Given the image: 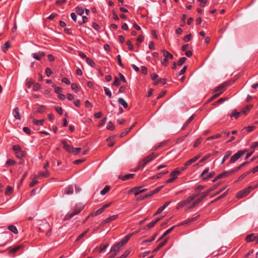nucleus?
Wrapping results in <instances>:
<instances>
[{
    "label": "nucleus",
    "instance_id": "obj_58",
    "mask_svg": "<svg viewBox=\"0 0 258 258\" xmlns=\"http://www.w3.org/2000/svg\"><path fill=\"white\" fill-rule=\"evenodd\" d=\"M209 171V168L206 167L204 171L202 172V173L201 174V177L202 178L203 176H204L205 175H206Z\"/></svg>",
    "mask_w": 258,
    "mask_h": 258
},
{
    "label": "nucleus",
    "instance_id": "obj_50",
    "mask_svg": "<svg viewBox=\"0 0 258 258\" xmlns=\"http://www.w3.org/2000/svg\"><path fill=\"white\" fill-rule=\"evenodd\" d=\"M72 89L75 92H78L79 91V88L78 85L75 83H72L71 85Z\"/></svg>",
    "mask_w": 258,
    "mask_h": 258
},
{
    "label": "nucleus",
    "instance_id": "obj_33",
    "mask_svg": "<svg viewBox=\"0 0 258 258\" xmlns=\"http://www.w3.org/2000/svg\"><path fill=\"white\" fill-rule=\"evenodd\" d=\"M37 176L35 175L34 176V179H32V181L29 183V186L30 187H33L36 184H37L38 181L37 180Z\"/></svg>",
    "mask_w": 258,
    "mask_h": 258
},
{
    "label": "nucleus",
    "instance_id": "obj_35",
    "mask_svg": "<svg viewBox=\"0 0 258 258\" xmlns=\"http://www.w3.org/2000/svg\"><path fill=\"white\" fill-rule=\"evenodd\" d=\"M86 61L89 66L92 67H93L95 65V63L94 62V61L89 57L86 58Z\"/></svg>",
    "mask_w": 258,
    "mask_h": 258
},
{
    "label": "nucleus",
    "instance_id": "obj_44",
    "mask_svg": "<svg viewBox=\"0 0 258 258\" xmlns=\"http://www.w3.org/2000/svg\"><path fill=\"white\" fill-rule=\"evenodd\" d=\"M104 92L105 93V94L108 96V97L109 98H111L112 97V94H111V91H110V90L106 87H104Z\"/></svg>",
    "mask_w": 258,
    "mask_h": 258
},
{
    "label": "nucleus",
    "instance_id": "obj_42",
    "mask_svg": "<svg viewBox=\"0 0 258 258\" xmlns=\"http://www.w3.org/2000/svg\"><path fill=\"white\" fill-rule=\"evenodd\" d=\"M43 119L37 120L36 119H34L33 120V122L36 125H42L43 124Z\"/></svg>",
    "mask_w": 258,
    "mask_h": 258
},
{
    "label": "nucleus",
    "instance_id": "obj_36",
    "mask_svg": "<svg viewBox=\"0 0 258 258\" xmlns=\"http://www.w3.org/2000/svg\"><path fill=\"white\" fill-rule=\"evenodd\" d=\"M252 106L251 105H248L242 109L241 112L243 114H245L247 112L249 111L252 108Z\"/></svg>",
    "mask_w": 258,
    "mask_h": 258
},
{
    "label": "nucleus",
    "instance_id": "obj_13",
    "mask_svg": "<svg viewBox=\"0 0 258 258\" xmlns=\"http://www.w3.org/2000/svg\"><path fill=\"white\" fill-rule=\"evenodd\" d=\"M162 52L163 53V55L164 56V58L167 61L168 60L172 59L173 58V55L168 51L163 49Z\"/></svg>",
    "mask_w": 258,
    "mask_h": 258
},
{
    "label": "nucleus",
    "instance_id": "obj_9",
    "mask_svg": "<svg viewBox=\"0 0 258 258\" xmlns=\"http://www.w3.org/2000/svg\"><path fill=\"white\" fill-rule=\"evenodd\" d=\"M61 143L62 145H63V148L69 153H72L73 148L71 145H70L68 144L66 141H61Z\"/></svg>",
    "mask_w": 258,
    "mask_h": 258
},
{
    "label": "nucleus",
    "instance_id": "obj_49",
    "mask_svg": "<svg viewBox=\"0 0 258 258\" xmlns=\"http://www.w3.org/2000/svg\"><path fill=\"white\" fill-rule=\"evenodd\" d=\"M202 138H198L195 142L194 143V148H196L202 142Z\"/></svg>",
    "mask_w": 258,
    "mask_h": 258
},
{
    "label": "nucleus",
    "instance_id": "obj_64",
    "mask_svg": "<svg viewBox=\"0 0 258 258\" xmlns=\"http://www.w3.org/2000/svg\"><path fill=\"white\" fill-rule=\"evenodd\" d=\"M92 27H93V28L94 29H95L96 30H97V31H98L100 29V27L99 26V25L95 22L93 23Z\"/></svg>",
    "mask_w": 258,
    "mask_h": 258
},
{
    "label": "nucleus",
    "instance_id": "obj_57",
    "mask_svg": "<svg viewBox=\"0 0 258 258\" xmlns=\"http://www.w3.org/2000/svg\"><path fill=\"white\" fill-rule=\"evenodd\" d=\"M88 230H87L86 231H85L84 232H83L82 234H81L80 235H79L78 236V237H77V238L76 239V241H78L80 239H81L83 237H84L86 234L88 232Z\"/></svg>",
    "mask_w": 258,
    "mask_h": 258
},
{
    "label": "nucleus",
    "instance_id": "obj_54",
    "mask_svg": "<svg viewBox=\"0 0 258 258\" xmlns=\"http://www.w3.org/2000/svg\"><path fill=\"white\" fill-rule=\"evenodd\" d=\"M120 85V81L117 77H115L114 80L113 82V85L118 86Z\"/></svg>",
    "mask_w": 258,
    "mask_h": 258
},
{
    "label": "nucleus",
    "instance_id": "obj_34",
    "mask_svg": "<svg viewBox=\"0 0 258 258\" xmlns=\"http://www.w3.org/2000/svg\"><path fill=\"white\" fill-rule=\"evenodd\" d=\"M49 176V172L47 170L45 172H39L38 175L37 176V177L39 176H43L45 177H47Z\"/></svg>",
    "mask_w": 258,
    "mask_h": 258
},
{
    "label": "nucleus",
    "instance_id": "obj_21",
    "mask_svg": "<svg viewBox=\"0 0 258 258\" xmlns=\"http://www.w3.org/2000/svg\"><path fill=\"white\" fill-rule=\"evenodd\" d=\"M74 188L73 185H69L64 189V194L66 195H72L73 194Z\"/></svg>",
    "mask_w": 258,
    "mask_h": 258
},
{
    "label": "nucleus",
    "instance_id": "obj_25",
    "mask_svg": "<svg viewBox=\"0 0 258 258\" xmlns=\"http://www.w3.org/2000/svg\"><path fill=\"white\" fill-rule=\"evenodd\" d=\"M231 154H232V152L231 151H227L226 152V154L225 155H224V156L223 157V159H222V160L221 161V164H223L224 163V162L225 161V160L228 159L231 155Z\"/></svg>",
    "mask_w": 258,
    "mask_h": 258
},
{
    "label": "nucleus",
    "instance_id": "obj_5",
    "mask_svg": "<svg viewBox=\"0 0 258 258\" xmlns=\"http://www.w3.org/2000/svg\"><path fill=\"white\" fill-rule=\"evenodd\" d=\"M122 246V244L119 242L114 244L111 248L110 252L111 253V257H113L116 256L119 251L120 248Z\"/></svg>",
    "mask_w": 258,
    "mask_h": 258
},
{
    "label": "nucleus",
    "instance_id": "obj_23",
    "mask_svg": "<svg viewBox=\"0 0 258 258\" xmlns=\"http://www.w3.org/2000/svg\"><path fill=\"white\" fill-rule=\"evenodd\" d=\"M215 175V172L214 171L211 172L209 173H207L204 176L202 177V180L205 181L209 178L213 177Z\"/></svg>",
    "mask_w": 258,
    "mask_h": 258
},
{
    "label": "nucleus",
    "instance_id": "obj_46",
    "mask_svg": "<svg viewBox=\"0 0 258 258\" xmlns=\"http://www.w3.org/2000/svg\"><path fill=\"white\" fill-rule=\"evenodd\" d=\"M10 45L9 42H6L4 44V46L2 47V50L4 52H6L7 50L10 48Z\"/></svg>",
    "mask_w": 258,
    "mask_h": 258
},
{
    "label": "nucleus",
    "instance_id": "obj_2",
    "mask_svg": "<svg viewBox=\"0 0 258 258\" xmlns=\"http://www.w3.org/2000/svg\"><path fill=\"white\" fill-rule=\"evenodd\" d=\"M156 157L157 155H156L154 153H152L150 154L139 162L137 169H143L147 164L156 158Z\"/></svg>",
    "mask_w": 258,
    "mask_h": 258
},
{
    "label": "nucleus",
    "instance_id": "obj_27",
    "mask_svg": "<svg viewBox=\"0 0 258 258\" xmlns=\"http://www.w3.org/2000/svg\"><path fill=\"white\" fill-rule=\"evenodd\" d=\"M166 242L167 239H165L164 241L160 242L159 244L157 246V247L153 250V252H156L159 250L162 246H163L165 244Z\"/></svg>",
    "mask_w": 258,
    "mask_h": 258
},
{
    "label": "nucleus",
    "instance_id": "obj_26",
    "mask_svg": "<svg viewBox=\"0 0 258 258\" xmlns=\"http://www.w3.org/2000/svg\"><path fill=\"white\" fill-rule=\"evenodd\" d=\"M175 226H172L171 228L167 229L163 234L158 239V240H161L163 237L166 236L168 234H169L171 231L174 228Z\"/></svg>",
    "mask_w": 258,
    "mask_h": 258
},
{
    "label": "nucleus",
    "instance_id": "obj_3",
    "mask_svg": "<svg viewBox=\"0 0 258 258\" xmlns=\"http://www.w3.org/2000/svg\"><path fill=\"white\" fill-rule=\"evenodd\" d=\"M83 207L82 206H76L71 211L69 212L64 217L65 220H69L73 218L74 216L80 213L83 210Z\"/></svg>",
    "mask_w": 258,
    "mask_h": 258
},
{
    "label": "nucleus",
    "instance_id": "obj_56",
    "mask_svg": "<svg viewBox=\"0 0 258 258\" xmlns=\"http://www.w3.org/2000/svg\"><path fill=\"white\" fill-rule=\"evenodd\" d=\"M45 110V107L43 105H40L37 109V112L39 113H42L44 112Z\"/></svg>",
    "mask_w": 258,
    "mask_h": 258
},
{
    "label": "nucleus",
    "instance_id": "obj_12",
    "mask_svg": "<svg viewBox=\"0 0 258 258\" xmlns=\"http://www.w3.org/2000/svg\"><path fill=\"white\" fill-rule=\"evenodd\" d=\"M32 56L34 58L38 60H40L42 57L45 56V53L42 51H39L37 53H32Z\"/></svg>",
    "mask_w": 258,
    "mask_h": 258
},
{
    "label": "nucleus",
    "instance_id": "obj_10",
    "mask_svg": "<svg viewBox=\"0 0 258 258\" xmlns=\"http://www.w3.org/2000/svg\"><path fill=\"white\" fill-rule=\"evenodd\" d=\"M117 217H118V216L117 215H113V216H110L109 217H108V218L105 219V220H104L102 222L101 225H104V224H105L106 223L111 222V221L116 220L117 218Z\"/></svg>",
    "mask_w": 258,
    "mask_h": 258
},
{
    "label": "nucleus",
    "instance_id": "obj_29",
    "mask_svg": "<svg viewBox=\"0 0 258 258\" xmlns=\"http://www.w3.org/2000/svg\"><path fill=\"white\" fill-rule=\"evenodd\" d=\"M110 189L109 185H106L103 189L100 191V194L101 195H105Z\"/></svg>",
    "mask_w": 258,
    "mask_h": 258
},
{
    "label": "nucleus",
    "instance_id": "obj_7",
    "mask_svg": "<svg viewBox=\"0 0 258 258\" xmlns=\"http://www.w3.org/2000/svg\"><path fill=\"white\" fill-rule=\"evenodd\" d=\"M146 189H142L141 186L135 187L131 189V191L134 192L135 196H137L140 193L144 192L146 190Z\"/></svg>",
    "mask_w": 258,
    "mask_h": 258
},
{
    "label": "nucleus",
    "instance_id": "obj_20",
    "mask_svg": "<svg viewBox=\"0 0 258 258\" xmlns=\"http://www.w3.org/2000/svg\"><path fill=\"white\" fill-rule=\"evenodd\" d=\"M13 115L16 119H21V116L19 113V110L18 107H16L13 111Z\"/></svg>",
    "mask_w": 258,
    "mask_h": 258
},
{
    "label": "nucleus",
    "instance_id": "obj_11",
    "mask_svg": "<svg viewBox=\"0 0 258 258\" xmlns=\"http://www.w3.org/2000/svg\"><path fill=\"white\" fill-rule=\"evenodd\" d=\"M24 245L22 244H19L18 245L15 246L14 247H10L9 251L10 253H15L19 250L23 248Z\"/></svg>",
    "mask_w": 258,
    "mask_h": 258
},
{
    "label": "nucleus",
    "instance_id": "obj_32",
    "mask_svg": "<svg viewBox=\"0 0 258 258\" xmlns=\"http://www.w3.org/2000/svg\"><path fill=\"white\" fill-rule=\"evenodd\" d=\"M229 176L228 171H224L221 174L218 175V178H225Z\"/></svg>",
    "mask_w": 258,
    "mask_h": 258
},
{
    "label": "nucleus",
    "instance_id": "obj_16",
    "mask_svg": "<svg viewBox=\"0 0 258 258\" xmlns=\"http://www.w3.org/2000/svg\"><path fill=\"white\" fill-rule=\"evenodd\" d=\"M200 215H197V216H196L194 218H189L188 219H187L186 220H184L183 221V222H182L181 223H179L178 226H180V225H184V224H188L191 222H193L194 221H196V220H197L198 219V218L199 217Z\"/></svg>",
    "mask_w": 258,
    "mask_h": 258
},
{
    "label": "nucleus",
    "instance_id": "obj_1",
    "mask_svg": "<svg viewBox=\"0 0 258 258\" xmlns=\"http://www.w3.org/2000/svg\"><path fill=\"white\" fill-rule=\"evenodd\" d=\"M156 157L157 155H156L154 153H152L150 154L139 162L137 169H143L147 164L156 158Z\"/></svg>",
    "mask_w": 258,
    "mask_h": 258
},
{
    "label": "nucleus",
    "instance_id": "obj_39",
    "mask_svg": "<svg viewBox=\"0 0 258 258\" xmlns=\"http://www.w3.org/2000/svg\"><path fill=\"white\" fill-rule=\"evenodd\" d=\"M201 201V199H199V198L197 199L196 200H195L192 204L191 205H190L188 209H192L194 208L197 205H198L199 203H200Z\"/></svg>",
    "mask_w": 258,
    "mask_h": 258
},
{
    "label": "nucleus",
    "instance_id": "obj_38",
    "mask_svg": "<svg viewBox=\"0 0 258 258\" xmlns=\"http://www.w3.org/2000/svg\"><path fill=\"white\" fill-rule=\"evenodd\" d=\"M82 149L81 148H73L72 153L74 155H77L79 154L81 151Z\"/></svg>",
    "mask_w": 258,
    "mask_h": 258
},
{
    "label": "nucleus",
    "instance_id": "obj_15",
    "mask_svg": "<svg viewBox=\"0 0 258 258\" xmlns=\"http://www.w3.org/2000/svg\"><path fill=\"white\" fill-rule=\"evenodd\" d=\"M227 85H228V83L225 82V83H223V84L220 85L218 87L215 88L214 89V92H218L219 91H220V92H221V94H222V92L224 91L225 87H226Z\"/></svg>",
    "mask_w": 258,
    "mask_h": 258
},
{
    "label": "nucleus",
    "instance_id": "obj_59",
    "mask_svg": "<svg viewBox=\"0 0 258 258\" xmlns=\"http://www.w3.org/2000/svg\"><path fill=\"white\" fill-rule=\"evenodd\" d=\"M156 236V235H155L153 236H152L151 238L143 241V244H145L147 242H150L153 241L155 239Z\"/></svg>",
    "mask_w": 258,
    "mask_h": 258
},
{
    "label": "nucleus",
    "instance_id": "obj_37",
    "mask_svg": "<svg viewBox=\"0 0 258 258\" xmlns=\"http://www.w3.org/2000/svg\"><path fill=\"white\" fill-rule=\"evenodd\" d=\"M240 114V112H237L236 110L232 111V114L230 115L231 117H234L235 119L238 118Z\"/></svg>",
    "mask_w": 258,
    "mask_h": 258
},
{
    "label": "nucleus",
    "instance_id": "obj_40",
    "mask_svg": "<svg viewBox=\"0 0 258 258\" xmlns=\"http://www.w3.org/2000/svg\"><path fill=\"white\" fill-rule=\"evenodd\" d=\"M144 39V37L143 35H140L137 38V45L139 46L140 43H142Z\"/></svg>",
    "mask_w": 258,
    "mask_h": 258
},
{
    "label": "nucleus",
    "instance_id": "obj_48",
    "mask_svg": "<svg viewBox=\"0 0 258 258\" xmlns=\"http://www.w3.org/2000/svg\"><path fill=\"white\" fill-rule=\"evenodd\" d=\"M227 191H225L223 194H222L220 196L217 197L216 199H215L214 200L212 201L211 202V203H214V202H215L216 201H217L220 200L222 198H223L224 197H225L227 195Z\"/></svg>",
    "mask_w": 258,
    "mask_h": 258
},
{
    "label": "nucleus",
    "instance_id": "obj_31",
    "mask_svg": "<svg viewBox=\"0 0 258 258\" xmlns=\"http://www.w3.org/2000/svg\"><path fill=\"white\" fill-rule=\"evenodd\" d=\"M8 228L14 234H17L18 232L17 227L14 225H10Z\"/></svg>",
    "mask_w": 258,
    "mask_h": 258
},
{
    "label": "nucleus",
    "instance_id": "obj_28",
    "mask_svg": "<svg viewBox=\"0 0 258 258\" xmlns=\"http://www.w3.org/2000/svg\"><path fill=\"white\" fill-rule=\"evenodd\" d=\"M76 12L78 15L80 16H82L84 13V10L83 7H77L76 8Z\"/></svg>",
    "mask_w": 258,
    "mask_h": 258
},
{
    "label": "nucleus",
    "instance_id": "obj_55",
    "mask_svg": "<svg viewBox=\"0 0 258 258\" xmlns=\"http://www.w3.org/2000/svg\"><path fill=\"white\" fill-rule=\"evenodd\" d=\"M210 193L207 190L204 192L202 193V196L201 198H199V199H201V201L205 199L207 196H208Z\"/></svg>",
    "mask_w": 258,
    "mask_h": 258
},
{
    "label": "nucleus",
    "instance_id": "obj_8",
    "mask_svg": "<svg viewBox=\"0 0 258 258\" xmlns=\"http://www.w3.org/2000/svg\"><path fill=\"white\" fill-rule=\"evenodd\" d=\"M256 234L254 233H251L248 235L246 237V241L247 242H250L252 241H254L256 243H257V239H256Z\"/></svg>",
    "mask_w": 258,
    "mask_h": 258
},
{
    "label": "nucleus",
    "instance_id": "obj_63",
    "mask_svg": "<svg viewBox=\"0 0 258 258\" xmlns=\"http://www.w3.org/2000/svg\"><path fill=\"white\" fill-rule=\"evenodd\" d=\"M126 44L128 46V49L130 50H133V46L132 44V42L130 40H127L126 42Z\"/></svg>",
    "mask_w": 258,
    "mask_h": 258
},
{
    "label": "nucleus",
    "instance_id": "obj_19",
    "mask_svg": "<svg viewBox=\"0 0 258 258\" xmlns=\"http://www.w3.org/2000/svg\"><path fill=\"white\" fill-rule=\"evenodd\" d=\"M133 235V233H130L129 234L126 235L119 243L121 244H122V246H123L124 244H125L126 243L128 242L130 238Z\"/></svg>",
    "mask_w": 258,
    "mask_h": 258
},
{
    "label": "nucleus",
    "instance_id": "obj_14",
    "mask_svg": "<svg viewBox=\"0 0 258 258\" xmlns=\"http://www.w3.org/2000/svg\"><path fill=\"white\" fill-rule=\"evenodd\" d=\"M135 174H127L125 175H120L119 176L118 178L121 179L123 181L127 180L132 178H133L135 176Z\"/></svg>",
    "mask_w": 258,
    "mask_h": 258
},
{
    "label": "nucleus",
    "instance_id": "obj_18",
    "mask_svg": "<svg viewBox=\"0 0 258 258\" xmlns=\"http://www.w3.org/2000/svg\"><path fill=\"white\" fill-rule=\"evenodd\" d=\"M163 187V186H160L157 187H156L155 189H154L152 191H150L148 194L146 195L145 197H148L149 196H151L154 194H156L158 193L162 188Z\"/></svg>",
    "mask_w": 258,
    "mask_h": 258
},
{
    "label": "nucleus",
    "instance_id": "obj_47",
    "mask_svg": "<svg viewBox=\"0 0 258 258\" xmlns=\"http://www.w3.org/2000/svg\"><path fill=\"white\" fill-rule=\"evenodd\" d=\"M134 125L131 126L130 127L126 128L125 131L121 134V137H122L127 135L133 128Z\"/></svg>",
    "mask_w": 258,
    "mask_h": 258
},
{
    "label": "nucleus",
    "instance_id": "obj_52",
    "mask_svg": "<svg viewBox=\"0 0 258 258\" xmlns=\"http://www.w3.org/2000/svg\"><path fill=\"white\" fill-rule=\"evenodd\" d=\"M131 253V250L127 249L120 256L121 258H126Z\"/></svg>",
    "mask_w": 258,
    "mask_h": 258
},
{
    "label": "nucleus",
    "instance_id": "obj_17",
    "mask_svg": "<svg viewBox=\"0 0 258 258\" xmlns=\"http://www.w3.org/2000/svg\"><path fill=\"white\" fill-rule=\"evenodd\" d=\"M40 226H41V227H40L39 229H40V230H41L43 232H45L42 229V228L43 227L48 228V230L46 231V234L47 235H48V236L49 235L50 232V231H51V228L49 227V224L48 223H47V222H45L44 224L41 225Z\"/></svg>",
    "mask_w": 258,
    "mask_h": 258
},
{
    "label": "nucleus",
    "instance_id": "obj_30",
    "mask_svg": "<svg viewBox=\"0 0 258 258\" xmlns=\"http://www.w3.org/2000/svg\"><path fill=\"white\" fill-rule=\"evenodd\" d=\"M15 154L17 157H18V158H21L25 156V153L24 151L21 150L15 152Z\"/></svg>",
    "mask_w": 258,
    "mask_h": 258
},
{
    "label": "nucleus",
    "instance_id": "obj_62",
    "mask_svg": "<svg viewBox=\"0 0 258 258\" xmlns=\"http://www.w3.org/2000/svg\"><path fill=\"white\" fill-rule=\"evenodd\" d=\"M23 131L28 135H30L31 133V130L28 127H24L23 129Z\"/></svg>",
    "mask_w": 258,
    "mask_h": 258
},
{
    "label": "nucleus",
    "instance_id": "obj_60",
    "mask_svg": "<svg viewBox=\"0 0 258 258\" xmlns=\"http://www.w3.org/2000/svg\"><path fill=\"white\" fill-rule=\"evenodd\" d=\"M13 150L15 152H17L21 150V147L18 145H14L13 146Z\"/></svg>",
    "mask_w": 258,
    "mask_h": 258
},
{
    "label": "nucleus",
    "instance_id": "obj_43",
    "mask_svg": "<svg viewBox=\"0 0 258 258\" xmlns=\"http://www.w3.org/2000/svg\"><path fill=\"white\" fill-rule=\"evenodd\" d=\"M106 128L107 130L111 131H113L115 129L114 125L111 121L108 123Z\"/></svg>",
    "mask_w": 258,
    "mask_h": 258
},
{
    "label": "nucleus",
    "instance_id": "obj_45",
    "mask_svg": "<svg viewBox=\"0 0 258 258\" xmlns=\"http://www.w3.org/2000/svg\"><path fill=\"white\" fill-rule=\"evenodd\" d=\"M88 21V19L86 16H83L82 17V21H79L78 22V24L80 25H82L83 24H85L87 23Z\"/></svg>",
    "mask_w": 258,
    "mask_h": 258
},
{
    "label": "nucleus",
    "instance_id": "obj_22",
    "mask_svg": "<svg viewBox=\"0 0 258 258\" xmlns=\"http://www.w3.org/2000/svg\"><path fill=\"white\" fill-rule=\"evenodd\" d=\"M181 171L178 169H175L173 171L170 173V176L173 178H175V179L177 176L180 175Z\"/></svg>",
    "mask_w": 258,
    "mask_h": 258
},
{
    "label": "nucleus",
    "instance_id": "obj_53",
    "mask_svg": "<svg viewBox=\"0 0 258 258\" xmlns=\"http://www.w3.org/2000/svg\"><path fill=\"white\" fill-rule=\"evenodd\" d=\"M186 59V57H182L178 61L177 64L178 66H181Z\"/></svg>",
    "mask_w": 258,
    "mask_h": 258
},
{
    "label": "nucleus",
    "instance_id": "obj_61",
    "mask_svg": "<svg viewBox=\"0 0 258 258\" xmlns=\"http://www.w3.org/2000/svg\"><path fill=\"white\" fill-rule=\"evenodd\" d=\"M104 209L103 208V207H102L101 208H100V209H99L98 210H97L94 213V215L95 216L96 215H100L101 214L103 211H104Z\"/></svg>",
    "mask_w": 258,
    "mask_h": 258
},
{
    "label": "nucleus",
    "instance_id": "obj_51",
    "mask_svg": "<svg viewBox=\"0 0 258 258\" xmlns=\"http://www.w3.org/2000/svg\"><path fill=\"white\" fill-rule=\"evenodd\" d=\"M160 83H162L163 85L165 84H166V79H159V80H158L157 81L154 82V84L156 85Z\"/></svg>",
    "mask_w": 258,
    "mask_h": 258
},
{
    "label": "nucleus",
    "instance_id": "obj_6",
    "mask_svg": "<svg viewBox=\"0 0 258 258\" xmlns=\"http://www.w3.org/2000/svg\"><path fill=\"white\" fill-rule=\"evenodd\" d=\"M250 191L248 187H247L239 191L237 195V198L238 199H241L248 195L250 193Z\"/></svg>",
    "mask_w": 258,
    "mask_h": 258
},
{
    "label": "nucleus",
    "instance_id": "obj_4",
    "mask_svg": "<svg viewBox=\"0 0 258 258\" xmlns=\"http://www.w3.org/2000/svg\"><path fill=\"white\" fill-rule=\"evenodd\" d=\"M247 150L245 149L243 150H239L236 153H235L233 155H232L230 159L229 163H235L236 161H237L240 158H241L242 156H243L246 152H247Z\"/></svg>",
    "mask_w": 258,
    "mask_h": 258
},
{
    "label": "nucleus",
    "instance_id": "obj_41",
    "mask_svg": "<svg viewBox=\"0 0 258 258\" xmlns=\"http://www.w3.org/2000/svg\"><path fill=\"white\" fill-rule=\"evenodd\" d=\"M13 190V188L11 186H7L6 191H5V194L6 195H9L11 194H12V191Z\"/></svg>",
    "mask_w": 258,
    "mask_h": 258
},
{
    "label": "nucleus",
    "instance_id": "obj_24",
    "mask_svg": "<svg viewBox=\"0 0 258 258\" xmlns=\"http://www.w3.org/2000/svg\"><path fill=\"white\" fill-rule=\"evenodd\" d=\"M118 102L120 104L122 105L124 108H127L128 104L124 99L119 98H118Z\"/></svg>",
    "mask_w": 258,
    "mask_h": 258
}]
</instances>
